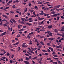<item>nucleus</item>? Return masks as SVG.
<instances>
[{"label": "nucleus", "mask_w": 64, "mask_h": 64, "mask_svg": "<svg viewBox=\"0 0 64 64\" xmlns=\"http://www.w3.org/2000/svg\"><path fill=\"white\" fill-rule=\"evenodd\" d=\"M6 34H7L6 32H4L1 34V36H5Z\"/></svg>", "instance_id": "f257e3e1"}, {"label": "nucleus", "mask_w": 64, "mask_h": 64, "mask_svg": "<svg viewBox=\"0 0 64 64\" xmlns=\"http://www.w3.org/2000/svg\"><path fill=\"white\" fill-rule=\"evenodd\" d=\"M52 27V25H50L49 26H48V27L47 28L49 29H51Z\"/></svg>", "instance_id": "f03ea898"}, {"label": "nucleus", "mask_w": 64, "mask_h": 64, "mask_svg": "<svg viewBox=\"0 0 64 64\" xmlns=\"http://www.w3.org/2000/svg\"><path fill=\"white\" fill-rule=\"evenodd\" d=\"M28 45L27 44H25L24 45V44H22V46L24 48H26L27 47Z\"/></svg>", "instance_id": "7ed1b4c3"}, {"label": "nucleus", "mask_w": 64, "mask_h": 64, "mask_svg": "<svg viewBox=\"0 0 64 64\" xmlns=\"http://www.w3.org/2000/svg\"><path fill=\"white\" fill-rule=\"evenodd\" d=\"M52 33L50 32L48 34L50 36H52Z\"/></svg>", "instance_id": "20e7f679"}, {"label": "nucleus", "mask_w": 64, "mask_h": 64, "mask_svg": "<svg viewBox=\"0 0 64 64\" xmlns=\"http://www.w3.org/2000/svg\"><path fill=\"white\" fill-rule=\"evenodd\" d=\"M2 16L5 18H8V16L5 14H3Z\"/></svg>", "instance_id": "39448f33"}, {"label": "nucleus", "mask_w": 64, "mask_h": 64, "mask_svg": "<svg viewBox=\"0 0 64 64\" xmlns=\"http://www.w3.org/2000/svg\"><path fill=\"white\" fill-rule=\"evenodd\" d=\"M24 63H25L26 64H30V63L28 62H27V61H24Z\"/></svg>", "instance_id": "423d86ee"}, {"label": "nucleus", "mask_w": 64, "mask_h": 64, "mask_svg": "<svg viewBox=\"0 0 64 64\" xmlns=\"http://www.w3.org/2000/svg\"><path fill=\"white\" fill-rule=\"evenodd\" d=\"M54 31L55 32L58 33L59 31L57 29H55L54 30Z\"/></svg>", "instance_id": "0eeeda50"}, {"label": "nucleus", "mask_w": 64, "mask_h": 64, "mask_svg": "<svg viewBox=\"0 0 64 64\" xmlns=\"http://www.w3.org/2000/svg\"><path fill=\"white\" fill-rule=\"evenodd\" d=\"M11 20H12V21L14 22V23H16V22L15 21L14 19L12 18L11 19Z\"/></svg>", "instance_id": "6e6552de"}, {"label": "nucleus", "mask_w": 64, "mask_h": 64, "mask_svg": "<svg viewBox=\"0 0 64 64\" xmlns=\"http://www.w3.org/2000/svg\"><path fill=\"white\" fill-rule=\"evenodd\" d=\"M56 12L54 11H52L50 13V14H56Z\"/></svg>", "instance_id": "1a4fd4ad"}, {"label": "nucleus", "mask_w": 64, "mask_h": 64, "mask_svg": "<svg viewBox=\"0 0 64 64\" xmlns=\"http://www.w3.org/2000/svg\"><path fill=\"white\" fill-rule=\"evenodd\" d=\"M28 10L30 12V13H32L34 11V10H32L29 9Z\"/></svg>", "instance_id": "9d476101"}, {"label": "nucleus", "mask_w": 64, "mask_h": 64, "mask_svg": "<svg viewBox=\"0 0 64 64\" xmlns=\"http://www.w3.org/2000/svg\"><path fill=\"white\" fill-rule=\"evenodd\" d=\"M21 19L22 21H23L24 22V20L25 19V18H21Z\"/></svg>", "instance_id": "9b49d317"}, {"label": "nucleus", "mask_w": 64, "mask_h": 64, "mask_svg": "<svg viewBox=\"0 0 64 64\" xmlns=\"http://www.w3.org/2000/svg\"><path fill=\"white\" fill-rule=\"evenodd\" d=\"M26 37L27 38H28L29 39H30L31 38V36L29 35H28Z\"/></svg>", "instance_id": "f8f14e48"}, {"label": "nucleus", "mask_w": 64, "mask_h": 64, "mask_svg": "<svg viewBox=\"0 0 64 64\" xmlns=\"http://www.w3.org/2000/svg\"><path fill=\"white\" fill-rule=\"evenodd\" d=\"M61 6L60 5H59L58 6H56V7L57 8H59Z\"/></svg>", "instance_id": "ddd939ff"}, {"label": "nucleus", "mask_w": 64, "mask_h": 64, "mask_svg": "<svg viewBox=\"0 0 64 64\" xmlns=\"http://www.w3.org/2000/svg\"><path fill=\"white\" fill-rule=\"evenodd\" d=\"M22 26L21 25L18 24V28H20V26Z\"/></svg>", "instance_id": "4468645a"}, {"label": "nucleus", "mask_w": 64, "mask_h": 64, "mask_svg": "<svg viewBox=\"0 0 64 64\" xmlns=\"http://www.w3.org/2000/svg\"><path fill=\"white\" fill-rule=\"evenodd\" d=\"M52 17H56L57 16L56 14H53L52 15Z\"/></svg>", "instance_id": "2eb2a0df"}, {"label": "nucleus", "mask_w": 64, "mask_h": 64, "mask_svg": "<svg viewBox=\"0 0 64 64\" xmlns=\"http://www.w3.org/2000/svg\"><path fill=\"white\" fill-rule=\"evenodd\" d=\"M52 64H58V62H52Z\"/></svg>", "instance_id": "dca6fc26"}, {"label": "nucleus", "mask_w": 64, "mask_h": 64, "mask_svg": "<svg viewBox=\"0 0 64 64\" xmlns=\"http://www.w3.org/2000/svg\"><path fill=\"white\" fill-rule=\"evenodd\" d=\"M40 43L41 45H44V43H43V42H40Z\"/></svg>", "instance_id": "f3484780"}, {"label": "nucleus", "mask_w": 64, "mask_h": 64, "mask_svg": "<svg viewBox=\"0 0 64 64\" xmlns=\"http://www.w3.org/2000/svg\"><path fill=\"white\" fill-rule=\"evenodd\" d=\"M26 24H27L28 25H29V26H31L32 25V24L30 23H27Z\"/></svg>", "instance_id": "a211bd4d"}, {"label": "nucleus", "mask_w": 64, "mask_h": 64, "mask_svg": "<svg viewBox=\"0 0 64 64\" xmlns=\"http://www.w3.org/2000/svg\"><path fill=\"white\" fill-rule=\"evenodd\" d=\"M37 58V57L36 56L35 57H34V58H32V59H33V60H36V59Z\"/></svg>", "instance_id": "6ab92c4d"}, {"label": "nucleus", "mask_w": 64, "mask_h": 64, "mask_svg": "<svg viewBox=\"0 0 64 64\" xmlns=\"http://www.w3.org/2000/svg\"><path fill=\"white\" fill-rule=\"evenodd\" d=\"M42 45L39 46H37L38 48H42Z\"/></svg>", "instance_id": "aec40b11"}, {"label": "nucleus", "mask_w": 64, "mask_h": 64, "mask_svg": "<svg viewBox=\"0 0 64 64\" xmlns=\"http://www.w3.org/2000/svg\"><path fill=\"white\" fill-rule=\"evenodd\" d=\"M43 4V2H38V4Z\"/></svg>", "instance_id": "412c9836"}, {"label": "nucleus", "mask_w": 64, "mask_h": 64, "mask_svg": "<svg viewBox=\"0 0 64 64\" xmlns=\"http://www.w3.org/2000/svg\"><path fill=\"white\" fill-rule=\"evenodd\" d=\"M52 54L54 55L56 54V53L55 52H53Z\"/></svg>", "instance_id": "4be33fe9"}, {"label": "nucleus", "mask_w": 64, "mask_h": 64, "mask_svg": "<svg viewBox=\"0 0 64 64\" xmlns=\"http://www.w3.org/2000/svg\"><path fill=\"white\" fill-rule=\"evenodd\" d=\"M62 44H60V45H59V46H60V47L61 48H62Z\"/></svg>", "instance_id": "5701e85b"}, {"label": "nucleus", "mask_w": 64, "mask_h": 64, "mask_svg": "<svg viewBox=\"0 0 64 64\" xmlns=\"http://www.w3.org/2000/svg\"><path fill=\"white\" fill-rule=\"evenodd\" d=\"M50 3V2H46L44 3V4H48V3Z\"/></svg>", "instance_id": "b1692460"}, {"label": "nucleus", "mask_w": 64, "mask_h": 64, "mask_svg": "<svg viewBox=\"0 0 64 64\" xmlns=\"http://www.w3.org/2000/svg\"><path fill=\"white\" fill-rule=\"evenodd\" d=\"M10 13L12 14H13L14 13V12L12 10L10 11Z\"/></svg>", "instance_id": "393cba45"}, {"label": "nucleus", "mask_w": 64, "mask_h": 64, "mask_svg": "<svg viewBox=\"0 0 64 64\" xmlns=\"http://www.w3.org/2000/svg\"><path fill=\"white\" fill-rule=\"evenodd\" d=\"M28 6L30 7H31L32 5L31 3L28 4Z\"/></svg>", "instance_id": "a878e982"}, {"label": "nucleus", "mask_w": 64, "mask_h": 64, "mask_svg": "<svg viewBox=\"0 0 64 64\" xmlns=\"http://www.w3.org/2000/svg\"><path fill=\"white\" fill-rule=\"evenodd\" d=\"M42 51L44 52H47V51H46V50H42Z\"/></svg>", "instance_id": "bb28decb"}, {"label": "nucleus", "mask_w": 64, "mask_h": 64, "mask_svg": "<svg viewBox=\"0 0 64 64\" xmlns=\"http://www.w3.org/2000/svg\"><path fill=\"white\" fill-rule=\"evenodd\" d=\"M42 58H39L38 59V60H40V61H42Z\"/></svg>", "instance_id": "cd10ccee"}, {"label": "nucleus", "mask_w": 64, "mask_h": 64, "mask_svg": "<svg viewBox=\"0 0 64 64\" xmlns=\"http://www.w3.org/2000/svg\"><path fill=\"white\" fill-rule=\"evenodd\" d=\"M50 31H47V32H45V33L46 34L47 33H50Z\"/></svg>", "instance_id": "c85d7f7f"}, {"label": "nucleus", "mask_w": 64, "mask_h": 64, "mask_svg": "<svg viewBox=\"0 0 64 64\" xmlns=\"http://www.w3.org/2000/svg\"><path fill=\"white\" fill-rule=\"evenodd\" d=\"M18 48V51H19L21 49V48L20 47H19V46Z\"/></svg>", "instance_id": "c756f323"}, {"label": "nucleus", "mask_w": 64, "mask_h": 64, "mask_svg": "<svg viewBox=\"0 0 64 64\" xmlns=\"http://www.w3.org/2000/svg\"><path fill=\"white\" fill-rule=\"evenodd\" d=\"M10 23L12 24H13V22L11 20H10Z\"/></svg>", "instance_id": "7c9ffc66"}, {"label": "nucleus", "mask_w": 64, "mask_h": 64, "mask_svg": "<svg viewBox=\"0 0 64 64\" xmlns=\"http://www.w3.org/2000/svg\"><path fill=\"white\" fill-rule=\"evenodd\" d=\"M53 56L56 58H57L58 57V56H57V55H53Z\"/></svg>", "instance_id": "2f4dec72"}, {"label": "nucleus", "mask_w": 64, "mask_h": 64, "mask_svg": "<svg viewBox=\"0 0 64 64\" xmlns=\"http://www.w3.org/2000/svg\"><path fill=\"white\" fill-rule=\"evenodd\" d=\"M27 53L28 54L30 55H32L31 54H30V52H27Z\"/></svg>", "instance_id": "473e14b6"}, {"label": "nucleus", "mask_w": 64, "mask_h": 64, "mask_svg": "<svg viewBox=\"0 0 64 64\" xmlns=\"http://www.w3.org/2000/svg\"><path fill=\"white\" fill-rule=\"evenodd\" d=\"M47 45L48 46H51V44L50 43H47Z\"/></svg>", "instance_id": "72a5a7b5"}, {"label": "nucleus", "mask_w": 64, "mask_h": 64, "mask_svg": "<svg viewBox=\"0 0 64 64\" xmlns=\"http://www.w3.org/2000/svg\"><path fill=\"white\" fill-rule=\"evenodd\" d=\"M61 36L62 37H64V33H63V34H61Z\"/></svg>", "instance_id": "f704fd0d"}, {"label": "nucleus", "mask_w": 64, "mask_h": 64, "mask_svg": "<svg viewBox=\"0 0 64 64\" xmlns=\"http://www.w3.org/2000/svg\"><path fill=\"white\" fill-rule=\"evenodd\" d=\"M57 20H59V18H60L59 17V16H58L57 17Z\"/></svg>", "instance_id": "c9c22d12"}, {"label": "nucleus", "mask_w": 64, "mask_h": 64, "mask_svg": "<svg viewBox=\"0 0 64 64\" xmlns=\"http://www.w3.org/2000/svg\"><path fill=\"white\" fill-rule=\"evenodd\" d=\"M47 50L48 52H50V50H49V49H48Z\"/></svg>", "instance_id": "e433bc0d"}, {"label": "nucleus", "mask_w": 64, "mask_h": 64, "mask_svg": "<svg viewBox=\"0 0 64 64\" xmlns=\"http://www.w3.org/2000/svg\"><path fill=\"white\" fill-rule=\"evenodd\" d=\"M44 54L46 55V56H48V53H47V52H45Z\"/></svg>", "instance_id": "4c0bfd02"}, {"label": "nucleus", "mask_w": 64, "mask_h": 64, "mask_svg": "<svg viewBox=\"0 0 64 64\" xmlns=\"http://www.w3.org/2000/svg\"><path fill=\"white\" fill-rule=\"evenodd\" d=\"M12 8H16V6L15 5H13L12 6Z\"/></svg>", "instance_id": "58836bf2"}, {"label": "nucleus", "mask_w": 64, "mask_h": 64, "mask_svg": "<svg viewBox=\"0 0 64 64\" xmlns=\"http://www.w3.org/2000/svg\"><path fill=\"white\" fill-rule=\"evenodd\" d=\"M27 26H23L22 27L23 28H25Z\"/></svg>", "instance_id": "ea45409f"}, {"label": "nucleus", "mask_w": 64, "mask_h": 64, "mask_svg": "<svg viewBox=\"0 0 64 64\" xmlns=\"http://www.w3.org/2000/svg\"><path fill=\"white\" fill-rule=\"evenodd\" d=\"M2 19H0V22L2 23L3 22L2 21Z\"/></svg>", "instance_id": "a19ab883"}, {"label": "nucleus", "mask_w": 64, "mask_h": 64, "mask_svg": "<svg viewBox=\"0 0 64 64\" xmlns=\"http://www.w3.org/2000/svg\"><path fill=\"white\" fill-rule=\"evenodd\" d=\"M7 26V25L6 24H4V26L5 27L6 26Z\"/></svg>", "instance_id": "79ce46f5"}, {"label": "nucleus", "mask_w": 64, "mask_h": 64, "mask_svg": "<svg viewBox=\"0 0 64 64\" xmlns=\"http://www.w3.org/2000/svg\"><path fill=\"white\" fill-rule=\"evenodd\" d=\"M33 14H34V16H36V14H35V12L34 11V12L33 13Z\"/></svg>", "instance_id": "37998d69"}, {"label": "nucleus", "mask_w": 64, "mask_h": 64, "mask_svg": "<svg viewBox=\"0 0 64 64\" xmlns=\"http://www.w3.org/2000/svg\"><path fill=\"white\" fill-rule=\"evenodd\" d=\"M56 48H60V46H56Z\"/></svg>", "instance_id": "c03bdc74"}, {"label": "nucleus", "mask_w": 64, "mask_h": 64, "mask_svg": "<svg viewBox=\"0 0 64 64\" xmlns=\"http://www.w3.org/2000/svg\"><path fill=\"white\" fill-rule=\"evenodd\" d=\"M44 20H42V22H40V24H43V22H44Z\"/></svg>", "instance_id": "a18cd8bd"}, {"label": "nucleus", "mask_w": 64, "mask_h": 64, "mask_svg": "<svg viewBox=\"0 0 64 64\" xmlns=\"http://www.w3.org/2000/svg\"><path fill=\"white\" fill-rule=\"evenodd\" d=\"M12 0H10L8 2H9L10 3H12Z\"/></svg>", "instance_id": "49530a36"}, {"label": "nucleus", "mask_w": 64, "mask_h": 64, "mask_svg": "<svg viewBox=\"0 0 64 64\" xmlns=\"http://www.w3.org/2000/svg\"><path fill=\"white\" fill-rule=\"evenodd\" d=\"M53 58L56 60H57L58 59V58H54V57Z\"/></svg>", "instance_id": "de8ad7c7"}, {"label": "nucleus", "mask_w": 64, "mask_h": 64, "mask_svg": "<svg viewBox=\"0 0 64 64\" xmlns=\"http://www.w3.org/2000/svg\"><path fill=\"white\" fill-rule=\"evenodd\" d=\"M37 22H34L33 24H34L35 25V24H37Z\"/></svg>", "instance_id": "09e8293b"}, {"label": "nucleus", "mask_w": 64, "mask_h": 64, "mask_svg": "<svg viewBox=\"0 0 64 64\" xmlns=\"http://www.w3.org/2000/svg\"><path fill=\"white\" fill-rule=\"evenodd\" d=\"M19 42H17L16 43V45H18L19 44Z\"/></svg>", "instance_id": "8fccbe9b"}, {"label": "nucleus", "mask_w": 64, "mask_h": 64, "mask_svg": "<svg viewBox=\"0 0 64 64\" xmlns=\"http://www.w3.org/2000/svg\"><path fill=\"white\" fill-rule=\"evenodd\" d=\"M39 14L40 15H43L44 14L41 13H39Z\"/></svg>", "instance_id": "3c124183"}, {"label": "nucleus", "mask_w": 64, "mask_h": 64, "mask_svg": "<svg viewBox=\"0 0 64 64\" xmlns=\"http://www.w3.org/2000/svg\"><path fill=\"white\" fill-rule=\"evenodd\" d=\"M56 14V16H57V15H58V16H59L60 15V14L59 13Z\"/></svg>", "instance_id": "603ef678"}, {"label": "nucleus", "mask_w": 64, "mask_h": 64, "mask_svg": "<svg viewBox=\"0 0 64 64\" xmlns=\"http://www.w3.org/2000/svg\"><path fill=\"white\" fill-rule=\"evenodd\" d=\"M36 29H37L38 30H39L40 29V28H36Z\"/></svg>", "instance_id": "864d4df0"}, {"label": "nucleus", "mask_w": 64, "mask_h": 64, "mask_svg": "<svg viewBox=\"0 0 64 64\" xmlns=\"http://www.w3.org/2000/svg\"><path fill=\"white\" fill-rule=\"evenodd\" d=\"M47 60H51V59L50 58H47Z\"/></svg>", "instance_id": "5fc2aeb1"}, {"label": "nucleus", "mask_w": 64, "mask_h": 64, "mask_svg": "<svg viewBox=\"0 0 64 64\" xmlns=\"http://www.w3.org/2000/svg\"><path fill=\"white\" fill-rule=\"evenodd\" d=\"M23 51L24 53H26V50H23Z\"/></svg>", "instance_id": "6e6d98bb"}, {"label": "nucleus", "mask_w": 64, "mask_h": 64, "mask_svg": "<svg viewBox=\"0 0 64 64\" xmlns=\"http://www.w3.org/2000/svg\"><path fill=\"white\" fill-rule=\"evenodd\" d=\"M15 40H18V39L17 38H15Z\"/></svg>", "instance_id": "4d7b16f0"}, {"label": "nucleus", "mask_w": 64, "mask_h": 64, "mask_svg": "<svg viewBox=\"0 0 64 64\" xmlns=\"http://www.w3.org/2000/svg\"><path fill=\"white\" fill-rule=\"evenodd\" d=\"M25 55H26V56H29V54H25Z\"/></svg>", "instance_id": "13d9d810"}, {"label": "nucleus", "mask_w": 64, "mask_h": 64, "mask_svg": "<svg viewBox=\"0 0 64 64\" xmlns=\"http://www.w3.org/2000/svg\"><path fill=\"white\" fill-rule=\"evenodd\" d=\"M9 24V23L8 22H6V24L8 25Z\"/></svg>", "instance_id": "bf43d9fd"}, {"label": "nucleus", "mask_w": 64, "mask_h": 64, "mask_svg": "<svg viewBox=\"0 0 64 64\" xmlns=\"http://www.w3.org/2000/svg\"><path fill=\"white\" fill-rule=\"evenodd\" d=\"M19 2V0H16V3H18Z\"/></svg>", "instance_id": "052dcab7"}, {"label": "nucleus", "mask_w": 64, "mask_h": 64, "mask_svg": "<svg viewBox=\"0 0 64 64\" xmlns=\"http://www.w3.org/2000/svg\"><path fill=\"white\" fill-rule=\"evenodd\" d=\"M2 21L4 22H5L6 21V19H3L2 20Z\"/></svg>", "instance_id": "680f3d73"}, {"label": "nucleus", "mask_w": 64, "mask_h": 64, "mask_svg": "<svg viewBox=\"0 0 64 64\" xmlns=\"http://www.w3.org/2000/svg\"><path fill=\"white\" fill-rule=\"evenodd\" d=\"M60 31H64V29H60Z\"/></svg>", "instance_id": "e2e57ef3"}, {"label": "nucleus", "mask_w": 64, "mask_h": 64, "mask_svg": "<svg viewBox=\"0 0 64 64\" xmlns=\"http://www.w3.org/2000/svg\"><path fill=\"white\" fill-rule=\"evenodd\" d=\"M1 51H4V52L5 51V50H4V49H3V50L1 49Z\"/></svg>", "instance_id": "0e129e2a"}, {"label": "nucleus", "mask_w": 64, "mask_h": 64, "mask_svg": "<svg viewBox=\"0 0 64 64\" xmlns=\"http://www.w3.org/2000/svg\"><path fill=\"white\" fill-rule=\"evenodd\" d=\"M10 54L9 53H8L7 54H6V55L7 56H9Z\"/></svg>", "instance_id": "69168bd1"}, {"label": "nucleus", "mask_w": 64, "mask_h": 64, "mask_svg": "<svg viewBox=\"0 0 64 64\" xmlns=\"http://www.w3.org/2000/svg\"><path fill=\"white\" fill-rule=\"evenodd\" d=\"M61 28L62 29H64V26H63Z\"/></svg>", "instance_id": "338daca9"}, {"label": "nucleus", "mask_w": 64, "mask_h": 64, "mask_svg": "<svg viewBox=\"0 0 64 64\" xmlns=\"http://www.w3.org/2000/svg\"><path fill=\"white\" fill-rule=\"evenodd\" d=\"M2 58H3L4 59H5L6 58V57H3Z\"/></svg>", "instance_id": "774afa93"}]
</instances>
